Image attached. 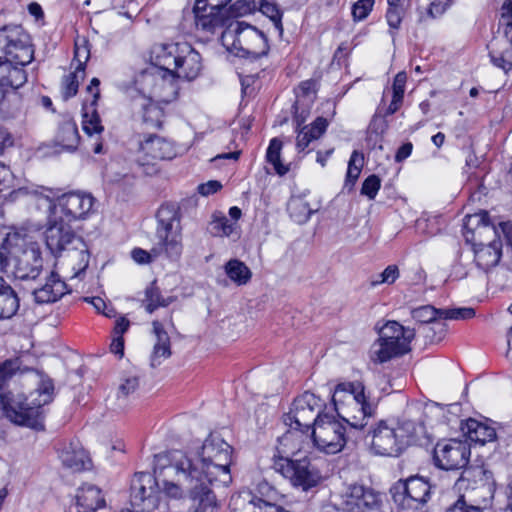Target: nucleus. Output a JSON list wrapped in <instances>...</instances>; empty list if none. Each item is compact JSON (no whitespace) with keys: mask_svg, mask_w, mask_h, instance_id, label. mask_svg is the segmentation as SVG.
<instances>
[{"mask_svg":"<svg viewBox=\"0 0 512 512\" xmlns=\"http://www.w3.org/2000/svg\"><path fill=\"white\" fill-rule=\"evenodd\" d=\"M222 188V185L219 181L216 180H210L206 183L200 184L197 188L198 193L202 196H209L217 191H219Z\"/></svg>","mask_w":512,"mask_h":512,"instance_id":"obj_61","label":"nucleus"},{"mask_svg":"<svg viewBox=\"0 0 512 512\" xmlns=\"http://www.w3.org/2000/svg\"><path fill=\"white\" fill-rule=\"evenodd\" d=\"M14 176L9 167L0 163V192L6 191L13 187Z\"/></svg>","mask_w":512,"mask_h":512,"instance_id":"obj_57","label":"nucleus"},{"mask_svg":"<svg viewBox=\"0 0 512 512\" xmlns=\"http://www.w3.org/2000/svg\"><path fill=\"white\" fill-rule=\"evenodd\" d=\"M403 11L402 8H388L386 12V20L392 30L400 27L402 22Z\"/></svg>","mask_w":512,"mask_h":512,"instance_id":"obj_58","label":"nucleus"},{"mask_svg":"<svg viewBox=\"0 0 512 512\" xmlns=\"http://www.w3.org/2000/svg\"><path fill=\"white\" fill-rule=\"evenodd\" d=\"M445 512H483V509L479 506L468 504L464 496L461 495L446 508Z\"/></svg>","mask_w":512,"mask_h":512,"instance_id":"obj_53","label":"nucleus"},{"mask_svg":"<svg viewBox=\"0 0 512 512\" xmlns=\"http://www.w3.org/2000/svg\"><path fill=\"white\" fill-rule=\"evenodd\" d=\"M324 402L315 394L306 391L294 399L290 411L283 416L285 425L306 432L315 425L317 414H326L322 411Z\"/></svg>","mask_w":512,"mask_h":512,"instance_id":"obj_14","label":"nucleus"},{"mask_svg":"<svg viewBox=\"0 0 512 512\" xmlns=\"http://www.w3.org/2000/svg\"><path fill=\"white\" fill-rule=\"evenodd\" d=\"M80 136L77 125L72 120L63 121L58 128L55 142L67 151H74L79 144Z\"/></svg>","mask_w":512,"mask_h":512,"instance_id":"obj_32","label":"nucleus"},{"mask_svg":"<svg viewBox=\"0 0 512 512\" xmlns=\"http://www.w3.org/2000/svg\"><path fill=\"white\" fill-rule=\"evenodd\" d=\"M260 11L270 18L273 22L275 28L282 33V12L278 8L275 3L269 2L267 0H262L260 3Z\"/></svg>","mask_w":512,"mask_h":512,"instance_id":"obj_45","label":"nucleus"},{"mask_svg":"<svg viewBox=\"0 0 512 512\" xmlns=\"http://www.w3.org/2000/svg\"><path fill=\"white\" fill-rule=\"evenodd\" d=\"M406 81L407 75L404 71L396 74L392 85L393 95L404 97Z\"/></svg>","mask_w":512,"mask_h":512,"instance_id":"obj_60","label":"nucleus"},{"mask_svg":"<svg viewBox=\"0 0 512 512\" xmlns=\"http://www.w3.org/2000/svg\"><path fill=\"white\" fill-rule=\"evenodd\" d=\"M84 68L76 69L75 72L69 73L63 77L62 94L64 99H69L77 94L79 87V78H83Z\"/></svg>","mask_w":512,"mask_h":512,"instance_id":"obj_42","label":"nucleus"},{"mask_svg":"<svg viewBox=\"0 0 512 512\" xmlns=\"http://www.w3.org/2000/svg\"><path fill=\"white\" fill-rule=\"evenodd\" d=\"M475 316V310L470 307L441 309L440 319L466 320Z\"/></svg>","mask_w":512,"mask_h":512,"instance_id":"obj_47","label":"nucleus"},{"mask_svg":"<svg viewBox=\"0 0 512 512\" xmlns=\"http://www.w3.org/2000/svg\"><path fill=\"white\" fill-rule=\"evenodd\" d=\"M173 463L192 498L188 512H218L221 505L215 488L232 482V447L219 434L211 433L200 450L174 451Z\"/></svg>","mask_w":512,"mask_h":512,"instance_id":"obj_1","label":"nucleus"},{"mask_svg":"<svg viewBox=\"0 0 512 512\" xmlns=\"http://www.w3.org/2000/svg\"><path fill=\"white\" fill-rule=\"evenodd\" d=\"M98 101V92L93 94V99H86L82 107V126L83 130L88 135L100 134L104 127L101 124V119L96 111Z\"/></svg>","mask_w":512,"mask_h":512,"instance_id":"obj_31","label":"nucleus"},{"mask_svg":"<svg viewBox=\"0 0 512 512\" xmlns=\"http://www.w3.org/2000/svg\"><path fill=\"white\" fill-rule=\"evenodd\" d=\"M399 277V269L396 265H389L379 274V279L373 280L372 285L376 286L383 283L392 284Z\"/></svg>","mask_w":512,"mask_h":512,"instance_id":"obj_54","label":"nucleus"},{"mask_svg":"<svg viewBox=\"0 0 512 512\" xmlns=\"http://www.w3.org/2000/svg\"><path fill=\"white\" fill-rule=\"evenodd\" d=\"M409 328L402 326L397 321H388L380 330L379 338L382 340H391L397 337L406 336V331Z\"/></svg>","mask_w":512,"mask_h":512,"instance_id":"obj_46","label":"nucleus"},{"mask_svg":"<svg viewBox=\"0 0 512 512\" xmlns=\"http://www.w3.org/2000/svg\"><path fill=\"white\" fill-rule=\"evenodd\" d=\"M16 360H6L0 363V406L5 416L13 423L35 430L44 429L43 406L53 400L54 385L51 379L42 380L38 388L29 398L14 397L4 391L7 381L18 369Z\"/></svg>","mask_w":512,"mask_h":512,"instance_id":"obj_3","label":"nucleus"},{"mask_svg":"<svg viewBox=\"0 0 512 512\" xmlns=\"http://www.w3.org/2000/svg\"><path fill=\"white\" fill-rule=\"evenodd\" d=\"M416 423L404 420L396 424L380 420L370 426L367 437H371L370 448L375 455L398 457L416 435Z\"/></svg>","mask_w":512,"mask_h":512,"instance_id":"obj_5","label":"nucleus"},{"mask_svg":"<svg viewBox=\"0 0 512 512\" xmlns=\"http://www.w3.org/2000/svg\"><path fill=\"white\" fill-rule=\"evenodd\" d=\"M152 326L156 342L151 354V366L157 367L161 364L162 359H167L171 356V343L170 337L161 322L155 320L152 322Z\"/></svg>","mask_w":512,"mask_h":512,"instance_id":"obj_28","label":"nucleus"},{"mask_svg":"<svg viewBox=\"0 0 512 512\" xmlns=\"http://www.w3.org/2000/svg\"><path fill=\"white\" fill-rule=\"evenodd\" d=\"M224 268L228 278L238 286L247 284L252 277L249 267L238 259L229 260Z\"/></svg>","mask_w":512,"mask_h":512,"instance_id":"obj_35","label":"nucleus"},{"mask_svg":"<svg viewBox=\"0 0 512 512\" xmlns=\"http://www.w3.org/2000/svg\"><path fill=\"white\" fill-rule=\"evenodd\" d=\"M441 309H437L432 305H423L411 311V316L419 323H433L440 319Z\"/></svg>","mask_w":512,"mask_h":512,"instance_id":"obj_44","label":"nucleus"},{"mask_svg":"<svg viewBox=\"0 0 512 512\" xmlns=\"http://www.w3.org/2000/svg\"><path fill=\"white\" fill-rule=\"evenodd\" d=\"M434 488L428 478L414 475L394 483L390 494L402 512H426Z\"/></svg>","mask_w":512,"mask_h":512,"instance_id":"obj_11","label":"nucleus"},{"mask_svg":"<svg viewBox=\"0 0 512 512\" xmlns=\"http://www.w3.org/2000/svg\"><path fill=\"white\" fill-rule=\"evenodd\" d=\"M290 217L298 224L306 223L315 212L309 203L301 198H292L287 206Z\"/></svg>","mask_w":512,"mask_h":512,"instance_id":"obj_37","label":"nucleus"},{"mask_svg":"<svg viewBox=\"0 0 512 512\" xmlns=\"http://www.w3.org/2000/svg\"><path fill=\"white\" fill-rule=\"evenodd\" d=\"M81 245L82 246L73 245L70 251L67 252L75 276H79L82 272H85L90 260L88 247L83 238H81Z\"/></svg>","mask_w":512,"mask_h":512,"instance_id":"obj_34","label":"nucleus"},{"mask_svg":"<svg viewBox=\"0 0 512 512\" xmlns=\"http://www.w3.org/2000/svg\"><path fill=\"white\" fill-rule=\"evenodd\" d=\"M219 4L207 0H196L191 11L184 14L182 26L189 32L202 30L213 32L215 28L225 25L226 17L217 11Z\"/></svg>","mask_w":512,"mask_h":512,"instance_id":"obj_17","label":"nucleus"},{"mask_svg":"<svg viewBox=\"0 0 512 512\" xmlns=\"http://www.w3.org/2000/svg\"><path fill=\"white\" fill-rule=\"evenodd\" d=\"M501 18L505 25L512 24V0H506L501 7Z\"/></svg>","mask_w":512,"mask_h":512,"instance_id":"obj_64","label":"nucleus"},{"mask_svg":"<svg viewBox=\"0 0 512 512\" xmlns=\"http://www.w3.org/2000/svg\"><path fill=\"white\" fill-rule=\"evenodd\" d=\"M132 258L135 262L139 264H147L152 261V259L157 258L158 256L154 255L152 250L150 252L143 250L141 248H135L131 252Z\"/></svg>","mask_w":512,"mask_h":512,"instance_id":"obj_59","label":"nucleus"},{"mask_svg":"<svg viewBox=\"0 0 512 512\" xmlns=\"http://www.w3.org/2000/svg\"><path fill=\"white\" fill-rule=\"evenodd\" d=\"M85 301L91 303L98 312H102L105 316H107V317L112 316L113 309H110L109 311H105V309L107 308V305L102 298H100V297L88 298L87 297V298H85Z\"/></svg>","mask_w":512,"mask_h":512,"instance_id":"obj_63","label":"nucleus"},{"mask_svg":"<svg viewBox=\"0 0 512 512\" xmlns=\"http://www.w3.org/2000/svg\"><path fill=\"white\" fill-rule=\"evenodd\" d=\"M201 70V55L189 43H187V51L182 54L179 63H177L172 72V76H170L168 81L172 82L176 79L191 81L199 76Z\"/></svg>","mask_w":512,"mask_h":512,"instance_id":"obj_25","label":"nucleus"},{"mask_svg":"<svg viewBox=\"0 0 512 512\" xmlns=\"http://www.w3.org/2000/svg\"><path fill=\"white\" fill-rule=\"evenodd\" d=\"M176 156L174 145L171 141L155 134H150L140 141L137 162L144 167V172L152 175L158 171L156 164L159 161L171 160Z\"/></svg>","mask_w":512,"mask_h":512,"instance_id":"obj_16","label":"nucleus"},{"mask_svg":"<svg viewBox=\"0 0 512 512\" xmlns=\"http://www.w3.org/2000/svg\"><path fill=\"white\" fill-rule=\"evenodd\" d=\"M464 228L467 233L472 234V240L474 241H476V235L479 238L486 234L493 237L488 243L474 242V261L477 267L483 271H488L496 266L502 256V243L499 239L498 228L494 223H491L488 212L480 210L473 215H467Z\"/></svg>","mask_w":512,"mask_h":512,"instance_id":"obj_6","label":"nucleus"},{"mask_svg":"<svg viewBox=\"0 0 512 512\" xmlns=\"http://www.w3.org/2000/svg\"><path fill=\"white\" fill-rule=\"evenodd\" d=\"M316 92V82L314 80H306L299 84L297 88V97H309Z\"/></svg>","mask_w":512,"mask_h":512,"instance_id":"obj_62","label":"nucleus"},{"mask_svg":"<svg viewBox=\"0 0 512 512\" xmlns=\"http://www.w3.org/2000/svg\"><path fill=\"white\" fill-rule=\"evenodd\" d=\"M456 484L459 489H482L492 492L494 480L492 473L482 465L463 467Z\"/></svg>","mask_w":512,"mask_h":512,"instance_id":"obj_23","label":"nucleus"},{"mask_svg":"<svg viewBox=\"0 0 512 512\" xmlns=\"http://www.w3.org/2000/svg\"><path fill=\"white\" fill-rule=\"evenodd\" d=\"M489 56L493 65L508 72L512 69V52L505 51L500 54H496L494 51L489 52Z\"/></svg>","mask_w":512,"mask_h":512,"instance_id":"obj_51","label":"nucleus"},{"mask_svg":"<svg viewBox=\"0 0 512 512\" xmlns=\"http://www.w3.org/2000/svg\"><path fill=\"white\" fill-rule=\"evenodd\" d=\"M171 467L175 469L178 483L173 482H164V491L165 493L175 499H180L186 494V496L189 498V500L192 502V498L190 497V493L188 491V488L185 486L183 482L182 475H180V472L178 471L177 467L173 463V453L171 454ZM192 504L190 505V507Z\"/></svg>","mask_w":512,"mask_h":512,"instance_id":"obj_41","label":"nucleus"},{"mask_svg":"<svg viewBox=\"0 0 512 512\" xmlns=\"http://www.w3.org/2000/svg\"><path fill=\"white\" fill-rule=\"evenodd\" d=\"M364 157L358 151H353L348 162L345 187L351 190L356 183L363 166Z\"/></svg>","mask_w":512,"mask_h":512,"instance_id":"obj_40","label":"nucleus"},{"mask_svg":"<svg viewBox=\"0 0 512 512\" xmlns=\"http://www.w3.org/2000/svg\"><path fill=\"white\" fill-rule=\"evenodd\" d=\"M143 109L142 114V122L151 128H160L161 127V110L151 102L144 101L141 104Z\"/></svg>","mask_w":512,"mask_h":512,"instance_id":"obj_43","label":"nucleus"},{"mask_svg":"<svg viewBox=\"0 0 512 512\" xmlns=\"http://www.w3.org/2000/svg\"><path fill=\"white\" fill-rule=\"evenodd\" d=\"M282 149V142L273 138L270 141L266 152V159L269 163H271L276 171V173L280 176L285 175L288 172V167L284 166L280 159V152Z\"/></svg>","mask_w":512,"mask_h":512,"instance_id":"obj_39","label":"nucleus"},{"mask_svg":"<svg viewBox=\"0 0 512 512\" xmlns=\"http://www.w3.org/2000/svg\"><path fill=\"white\" fill-rule=\"evenodd\" d=\"M308 437L303 429H289L278 438V446L273 456V467L295 487L304 491L316 486L320 480L319 472L311 465L307 457L293 459L301 450V442Z\"/></svg>","mask_w":512,"mask_h":512,"instance_id":"obj_4","label":"nucleus"},{"mask_svg":"<svg viewBox=\"0 0 512 512\" xmlns=\"http://www.w3.org/2000/svg\"><path fill=\"white\" fill-rule=\"evenodd\" d=\"M20 307L17 292L0 276V319L13 317Z\"/></svg>","mask_w":512,"mask_h":512,"instance_id":"obj_30","label":"nucleus"},{"mask_svg":"<svg viewBox=\"0 0 512 512\" xmlns=\"http://www.w3.org/2000/svg\"><path fill=\"white\" fill-rule=\"evenodd\" d=\"M0 47L5 58L16 65L26 66L34 58L30 37L20 25L0 28Z\"/></svg>","mask_w":512,"mask_h":512,"instance_id":"obj_13","label":"nucleus"},{"mask_svg":"<svg viewBox=\"0 0 512 512\" xmlns=\"http://www.w3.org/2000/svg\"><path fill=\"white\" fill-rule=\"evenodd\" d=\"M0 271L11 272L21 281L36 280L43 271V258L37 243H29L23 249L12 247L9 237L0 247Z\"/></svg>","mask_w":512,"mask_h":512,"instance_id":"obj_8","label":"nucleus"},{"mask_svg":"<svg viewBox=\"0 0 512 512\" xmlns=\"http://www.w3.org/2000/svg\"><path fill=\"white\" fill-rule=\"evenodd\" d=\"M375 0H358L352 6V16L355 21L364 20L372 11Z\"/></svg>","mask_w":512,"mask_h":512,"instance_id":"obj_49","label":"nucleus"},{"mask_svg":"<svg viewBox=\"0 0 512 512\" xmlns=\"http://www.w3.org/2000/svg\"><path fill=\"white\" fill-rule=\"evenodd\" d=\"M347 394L360 408L362 417L337 419L334 415L317 414L315 425L312 427L311 438L314 446L326 453L336 454L343 450L352 431L360 432L368 425V419L373 415L374 408L367 402L364 385L359 382L340 383L336 386L332 400L335 406L342 401L340 395Z\"/></svg>","mask_w":512,"mask_h":512,"instance_id":"obj_2","label":"nucleus"},{"mask_svg":"<svg viewBox=\"0 0 512 512\" xmlns=\"http://www.w3.org/2000/svg\"><path fill=\"white\" fill-rule=\"evenodd\" d=\"M415 337V330L408 329L406 336L395 337L394 339H378L371 347L370 357L375 363H384L390 359L403 355L409 351V344Z\"/></svg>","mask_w":512,"mask_h":512,"instance_id":"obj_20","label":"nucleus"},{"mask_svg":"<svg viewBox=\"0 0 512 512\" xmlns=\"http://www.w3.org/2000/svg\"><path fill=\"white\" fill-rule=\"evenodd\" d=\"M67 292V284L56 272L50 271L44 284L33 290V296L36 303L48 304L58 301Z\"/></svg>","mask_w":512,"mask_h":512,"instance_id":"obj_24","label":"nucleus"},{"mask_svg":"<svg viewBox=\"0 0 512 512\" xmlns=\"http://www.w3.org/2000/svg\"><path fill=\"white\" fill-rule=\"evenodd\" d=\"M461 429L466 432L471 441L479 442L482 445L496 438L494 428L480 423L475 419H468Z\"/></svg>","mask_w":512,"mask_h":512,"instance_id":"obj_33","label":"nucleus"},{"mask_svg":"<svg viewBox=\"0 0 512 512\" xmlns=\"http://www.w3.org/2000/svg\"><path fill=\"white\" fill-rule=\"evenodd\" d=\"M255 9L254 1L237 0L231 7V14L235 17L247 15Z\"/></svg>","mask_w":512,"mask_h":512,"instance_id":"obj_56","label":"nucleus"},{"mask_svg":"<svg viewBox=\"0 0 512 512\" xmlns=\"http://www.w3.org/2000/svg\"><path fill=\"white\" fill-rule=\"evenodd\" d=\"M188 42L157 43L153 45L150 52V60L153 65L150 69L143 71L137 78L136 83L141 85L144 92L146 86L153 84L147 92L150 96L156 93L158 86H163L172 76L177 63L183 53L187 51Z\"/></svg>","mask_w":512,"mask_h":512,"instance_id":"obj_7","label":"nucleus"},{"mask_svg":"<svg viewBox=\"0 0 512 512\" xmlns=\"http://www.w3.org/2000/svg\"><path fill=\"white\" fill-rule=\"evenodd\" d=\"M470 447L458 440L437 443L433 452L435 465L443 470L462 469L468 464Z\"/></svg>","mask_w":512,"mask_h":512,"instance_id":"obj_18","label":"nucleus"},{"mask_svg":"<svg viewBox=\"0 0 512 512\" xmlns=\"http://www.w3.org/2000/svg\"><path fill=\"white\" fill-rule=\"evenodd\" d=\"M139 387V379L136 376H130L123 380L119 385L117 397L119 400L127 398L133 394Z\"/></svg>","mask_w":512,"mask_h":512,"instance_id":"obj_52","label":"nucleus"},{"mask_svg":"<svg viewBox=\"0 0 512 512\" xmlns=\"http://www.w3.org/2000/svg\"><path fill=\"white\" fill-rule=\"evenodd\" d=\"M47 249L55 257H60L63 252L70 251L73 245H81V236L71 228V224L48 213L46 228L43 233Z\"/></svg>","mask_w":512,"mask_h":512,"instance_id":"obj_15","label":"nucleus"},{"mask_svg":"<svg viewBox=\"0 0 512 512\" xmlns=\"http://www.w3.org/2000/svg\"><path fill=\"white\" fill-rule=\"evenodd\" d=\"M156 217L158 242L153 246L152 252L156 256L164 255L172 261L179 260L183 252L179 207L173 203L163 204Z\"/></svg>","mask_w":512,"mask_h":512,"instance_id":"obj_9","label":"nucleus"},{"mask_svg":"<svg viewBox=\"0 0 512 512\" xmlns=\"http://www.w3.org/2000/svg\"><path fill=\"white\" fill-rule=\"evenodd\" d=\"M277 495L276 490L266 481L258 483L255 492L242 491L232 499L234 509L244 507L245 509H252V506L276 505L273 503Z\"/></svg>","mask_w":512,"mask_h":512,"instance_id":"obj_22","label":"nucleus"},{"mask_svg":"<svg viewBox=\"0 0 512 512\" xmlns=\"http://www.w3.org/2000/svg\"><path fill=\"white\" fill-rule=\"evenodd\" d=\"M328 121L324 117H317L310 125L303 126L296 130V147L299 151H304L309 144L319 139L327 130Z\"/></svg>","mask_w":512,"mask_h":512,"instance_id":"obj_29","label":"nucleus"},{"mask_svg":"<svg viewBox=\"0 0 512 512\" xmlns=\"http://www.w3.org/2000/svg\"><path fill=\"white\" fill-rule=\"evenodd\" d=\"M132 498L136 505L154 506L158 500L159 485L156 478L148 472L135 475L132 482Z\"/></svg>","mask_w":512,"mask_h":512,"instance_id":"obj_21","label":"nucleus"},{"mask_svg":"<svg viewBox=\"0 0 512 512\" xmlns=\"http://www.w3.org/2000/svg\"><path fill=\"white\" fill-rule=\"evenodd\" d=\"M381 187V179L375 175H369L361 187V195L366 196L369 200L375 199L379 189Z\"/></svg>","mask_w":512,"mask_h":512,"instance_id":"obj_48","label":"nucleus"},{"mask_svg":"<svg viewBox=\"0 0 512 512\" xmlns=\"http://www.w3.org/2000/svg\"><path fill=\"white\" fill-rule=\"evenodd\" d=\"M89 57H90V49L88 47V42L85 39L82 40V44H80L77 41L75 43V55H74V58L78 62V66L76 69H80V67L84 68Z\"/></svg>","mask_w":512,"mask_h":512,"instance_id":"obj_55","label":"nucleus"},{"mask_svg":"<svg viewBox=\"0 0 512 512\" xmlns=\"http://www.w3.org/2000/svg\"><path fill=\"white\" fill-rule=\"evenodd\" d=\"M221 40L236 56L251 60H257L269 51L264 33L245 22L229 24L223 31Z\"/></svg>","mask_w":512,"mask_h":512,"instance_id":"obj_10","label":"nucleus"},{"mask_svg":"<svg viewBox=\"0 0 512 512\" xmlns=\"http://www.w3.org/2000/svg\"><path fill=\"white\" fill-rule=\"evenodd\" d=\"M59 457L63 465L74 472H80L90 466V459L78 442H71L65 446Z\"/></svg>","mask_w":512,"mask_h":512,"instance_id":"obj_27","label":"nucleus"},{"mask_svg":"<svg viewBox=\"0 0 512 512\" xmlns=\"http://www.w3.org/2000/svg\"><path fill=\"white\" fill-rule=\"evenodd\" d=\"M174 301L173 297L164 298L161 295L160 289L152 282L145 290V310L148 313H153L159 307H167Z\"/></svg>","mask_w":512,"mask_h":512,"instance_id":"obj_36","label":"nucleus"},{"mask_svg":"<svg viewBox=\"0 0 512 512\" xmlns=\"http://www.w3.org/2000/svg\"><path fill=\"white\" fill-rule=\"evenodd\" d=\"M76 499L77 512H98L106 506L101 489L93 484H84L80 487Z\"/></svg>","mask_w":512,"mask_h":512,"instance_id":"obj_26","label":"nucleus"},{"mask_svg":"<svg viewBox=\"0 0 512 512\" xmlns=\"http://www.w3.org/2000/svg\"><path fill=\"white\" fill-rule=\"evenodd\" d=\"M343 505L345 512H384L382 495L362 485L349 487Z\"/></svg>","mask_w":512,"mask_h":512,"instance_id":"obj_19","label":"nucleus"},{"mask_svg":"<svg viewBox=\"0 0 512 512\" xmlns=\"http://www.w3.org/2000/svg\"><path fill=\"white\" fill-rule=\"evenodd\" d=\"M23 67L24 66L9 62L7 72L5 73L0 86L11 87L13 89L22 87L27 82V74Z\"/></svg>","mask_w":512,"mask_h":512,"instance_id":"obj_38","label":"nucleus"},{"mask_svg":"<svg viewBox=\"0 0 512 512\" xmlns=\"http://www.w3.org/2000/svg\"><path fill=\"white\" fill-rule=\"evenodd\" d=\"M212 233L216 236H229L234 230V223H231L225 216L215 218L211 223Z\"/></svg>","mask_w":512,"mask_h":512,"instance_id":"obj_50","label":"nucleus"},{"mask_svg":"<svg viewBox=\"0 0 512 512\" xmlns=\"http://www.w3.org/2000/svg\"><path fill=\"white\" fill-rule=\"evenodd\" d=\"M48 204V213L56 215L66 224H73L89 219L96 213V198L88 192L71 191L58 196L55 200L49 196L43 198Z\"/></svg>","mask_w":512,"mask_h":512,"instance_id":"obj_12","label":"nucleus"}]
</instances>
